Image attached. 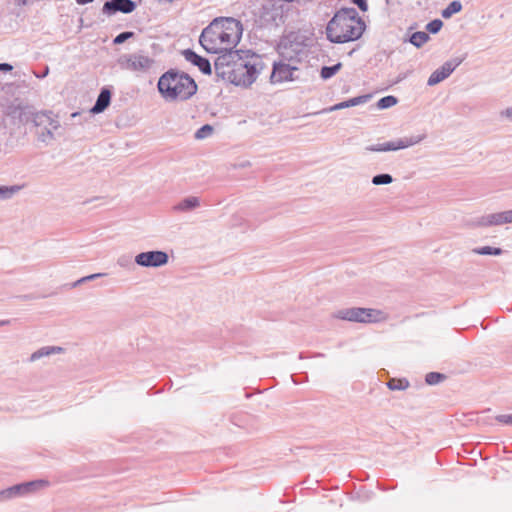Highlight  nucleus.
<instances>
[{"instance_id":"nucleus-1","label":"nucleus","mask_w":512,"mask_h":512,"mask_svg":"<svg viewBox=\"0 0 512 512\" xmlns=\"http://www.w3.org/2000/svg\"><path fill=\"white\" fill-rule=\"evenodd\" d=\"M218 77L236 86L248 87L264 68L262 58L251 50H236L219 55L214 61Z\"/></svg>"},{"instance_id":"nucleus-2","label":"nucleus","mask_w":512,"mask_h":512,"mask_svg":"<svg viewBox=\"0 0 512 512\" xmlns=\"http://www.w3.org/2000/svg\"><path fill=\"white\" fill-rule=\"evenodd\" d=\"M243 34L241 21L233 17H217L205 27L199 37V43L212 54L235 52Z\"/></svg>"},{"instance_id":"nucleus-3","label":"nucleus","mask_w":512,"mask_h":512,"mask_svg":"<svg viewBox=\"0 0 512 512\" xmlns=\"http://www.w3.org/2000/svg\"><path fill=\"white\" fill-rule=\"evenodd\" d=\"M365 30V23L355 8H341L326 26L327 39L332 43L358 40Z\"/></svg>"},{"instance_id":"nucleus-4","label":"nucleus","mask_w":512,"mask_h":512,"mask_svg":"<svg viewBox=\"0 0 512 512\" xmlns=\"http://www.w3.org/2000/svg\"><path fill=\"white\" fill-rule=\"evenodd\" d=\"M158 91L167 101H186L197 92L195 80L185 72L170 69L158 80Z\"/></svg>"},{"instance_id":"nucleus-5","label":"nucleus","mask_w":512,"mask_h":512,"mask_svg":"<svg viewBox=\"0 0 512 512\" xmlns=\"http://www.w3.org/2000/svg\"><path fill=\"white\" fill-rule=\"evenodd\" d=\"M313 39L300 30L284 34L277 45V51L282 60L300 62L307 56V50Z\"/></svg>"},{"instance_id":"nucleus-6","label":"nucleus","mask_w":512,"mask_h":512,"mask_svg":"<svg viewBox=\"0 0 512 512\" xmlns=\"http://www.w3.org/2000/svg\"><path fill=\"white\" fill-rule=\"evenodd\" d=\"M332 317L357 323H377L385 319L381 310L362 307L343 308L334 312Z\"/></svg>"},{"instance_id":"nucleus-7","label":"nucleus","mask_w":512,"mask_h":512,"mask_svg":"<svg viewBox=\"0 0 512 512\" xmlns=\"http://www.w3.org/2000/svg\"><path fill=\"white\" fill-rule=\"evenodd\" d=\"M34 126L37 128L38 141L50 144L55 139L54 132L60 128V122L53 117L51 111L37 112L33 117Z\"/></svg>"},{"instance_id":"nucleus-8","label":"nucleus","mask_w":512,"mask_h":512,"mask_svg":"<svg viewBox=\"0 0 512 512\" xmlns=\"http://www.w3.org/2000/svg\"><path fill=\"white\" fill-rule=\"evenodd\" d=\"M47 482L43 480H35L23 482L0 491V501L14 499L29 495L41 487L46 486Z\"/></svg>"},{"instance_id":"nucleus-9","label":"nucleus","mask_w":512,"mask_h":512,"mask_svg":"<svg viewBox=\"0 0 512 512\" xmlns=\"http://www.w3.org/2000/svg\"><path fill=\"white\" fill-rule=\"evenodd\" d=\"M423 136H412L409 138H401L395 141H389L385 143L374 144L368 146L366 149L372 152H387V151H397L400 149L408 148L413 146L423 140Z\"/></svg>"},{"instance_id":"nucleus-10","label":"nucleus","mask_w":512,"mask_h":512,"mask_svg":"<svg viewBox=\"0 0 512 512\" xmlns=\"http://www.w3.org/2000/svg\"><path fill=\"white\" fill-rule=\"evenodd\" d=\"M168 254L160 250L141 252L135 257V263L142 267H161L168 263Z\"/></svg>"},{"instance_id":"nucleus-11","label":"nucleus","mask_w":512,"mask_h":512,"mask_svg":"<svg viewBox=\"0 0 512 512\" xmlns=\"http://www.w3.org/2000/svg\"><path fill=\"white\" fill-rule=\"evenodd\" d=\"M152 60L144 55H123L119 58L118 63L123 69L131 71H145L150 68Z\"/></svg>"},{"instance_id":"nucleus-12","label":"nucleus","mask_w":512,"mask_h":512,"mask_svg":"<svg viewBox=\"0 0 512 512\" xmlns=\"http://www.w3.org/2000/svg\"><path fill=\"white\" fill-rule=\"evenodd\" d=\"M461 62L462 59L458 58L446 61L441 67L432 72L428 78L427 85L434 86L448 78Z\"/></svg>"},{"instance_id":"nucleus-13","label":"nucleus","mask_w":512,"mask_h":512,"mask_svg":"<svg viewBox=\"0 0 512 512\" xmlns=\"http://www.w3.org/2000/svg\"><path fill=\"white\" fill-rule=\"evenodd\" d=\"M6 113L12 119L17 120L18 123L26 124L30 121L33 122V117L37 112H34L33 108L29 105L12 103L7 107Z\"/></svg>"},{"instance_id":"nucleus-14","label":"nucleus","mask_w":512,"mask_h":512,"mask_svg":"<svg viewBox=\"0 0 512 512\" xmlns=\"http://www.w3.org/2000/svg\"><path fill=\"white\" fill-rule=\"evenodd\" d=\"M260 21L263 26H279L283 23V11L281 7H275L268 3L263 5L260 13Z\"/></svg>"},{"instance_id":"nucleus-15","label":"nucleus","mask_w":512,"mask_h":512,"mask_svg":"<svg viewBox=\"0 0 512 512\" xmlns=\"http://www.w3.org/2000/svg\"><path fill=\"white\" fill-rule=\"evenodd\" d=\"M136 9V3L132 0H108L104 3L102 12L111 16L117 12L124 14L132 13Z\"/></svg>"},{"instance_id":"nucleus-16","label":"nucleus","mask_w":512,"mask_h":512,"mask_svg":"<svg viewBox=\"0 0 512 512\" xmlns=\"http://www.w3.org/2000/svg\"><path fill=\"white\" fill-rule=\"evenodd\" d=\"M297 70L298 68L296 66L286 64L283 61L274 62L270 76L271 82L281 83L283 81H292L294 80L293 73Z\"/></svg>"},{"instance_id":"nucleus-17","label":"nucleus","mask_w":512,"mask_h":512,"mask_svg":"<svg viewBox=\"0 0 512 512\" xmlns=\"http://www.w3.org/2000/svg\"><path fill=\"white\" fill-rule=\"evenodd\" d=\"M512 223V210L492 213L482 216L478 222L480 226H498Z\"/></svg>"},{"instance_id":"nucleus-18","label":"nucleus","mask_w":512,"mask_h":512,"mask_svg":"<svg viewBox=\"0 0 512 512\" xmlns=\"http://www.w3.org/2000/svg\"><path fill=\"white\" fill-rule=\"evenodd\" d=\"M185 60L190 62L191 64L197 66L199 70L206 75H210L212 72L210 61L207 58H204L198 55L192 49H185L182 52Z\"/></svg>"},{"instance_id":"nucleus-19","label":"nucleus","mask_w":512,"mask_h":512,"mask_svg":"<svg viewBox=\"0 0 512 512\" xmlns=\"http://www.w3.org/2000/svg\"><path fill=\"white\" fill-rule=\"evenodd\" d=\"M111 95V90L108 87H103L100 90V93L96 99L95 104L91 108V112L93 114L102 113L110 105Z\"/></svg>"},{"instance_id":"nucleus-20","label":"nucleus","mask_w":512,"mask_h":512,"mask_svg":"<svg viewBox=\"0 0 512 512\" xmlns=\"http://www.w3.org/2000/svg\"><path fill=\"white\" fill-rule=\"evenodd\" d=\"M199 206L200 199L196 196H189L173 206V210L176 212H189L198 208Z\"/></svg>"},{"instance_id":"nucleus-21","label":"nucleus","mask_w":512,"mask_h":512,"mask_svg":"<svg viewBox=\"0 0 512 512\" xmlns=\"http://www.w3.org/2000/svg\"><path fill=\"white\" fill-rule=\"evenodd\" d=\"M63 351V348L62 347H58V346H44V347H41L40 349L36 350L35 352H33L30 356V361L31 362H35L43 357H47V356H50L52 354H55V353H60Z\"/></svg>"},{"instance_id":"nucleus-22","label":"nucleus","mask_w":512,"mask_h":512,"mask_svg":"<svg viewBox=\"0 0 512 512\" xmlns=\"http://www.w3.org/2000/svg\"><path fill=\"white\" fill-rule=\"evenodd\" d=\"M430 40L428 33L424 31H417L411 34L409 42L416 48H421L426 42Z\"/></svg>"},{"instance_id":"nucleus-23","label":"nucleus","mask_w":512,"mask_h":512,"mask_svg":"<svg viewBox=\"0 0 512 512\" xmlns=\"http://www.w3.org/2000/svg\"><path fill=\"white\" fill-rule=\"evenodd\" d=\"M462 10V4L458 0H454L448 4V6L442 10V17L447 19L450 18L452 15L460 12Z\"/></svg>"},{"instance_id":"nucleus-24","label":"nucleus","mask_w":512,"mask_h":512,"mask_svg":"<svg viewBox=\"0 0 512 512\" xmlns=\"http://www.w3.org/2000/svg\"><path fill=\"white\" fill-rule=\"evenodd\" d=\"M23 186L12 185V186H0V199H10L13 195L19 192Z\"/></svg>"},{"instance_id":"nucleus-25","label":"nucleus","mask_w":512,"mask_h":512,"mask_svg":"<svg viewBox=\"0 0 512 512\" xmlns=\"http://www.w3.org/2000/svg\"><path fill=\"white\" fill-rule=\"evenodd\" d=\"M342 67V64L336 63L332 66H323L320 71V76L322 79L327 80L333 77Z\"/></svg>"},{"instance_id":"nucleus-26","label":"nucleus","mask_w":512,"mask_h":512,"mask_svg":"<svg viewBox=\"0 0 512 512\" xmlns=\"http://www.w3.org/2000/svg\"><path fill=\"white\" fill-rule=\"evenodd\" d=\"M387 387L393 391L405 390L409 387V382L406 379L392 378L387 382Z\"/></svg>"},{"instance_id":"nucleus-27","label":"nucleus","mask_w":512,"mask_h":512,"mask_svg":"<svg viewBox=\"0 0 512 512\" xmlns=\"http://www.w3.org/2000/svg\"><path fill=\"white\" fill-rule=\"evenodd\" d=\"M502 249L498 247H490V246H483L479 248H474L473 253L478 255H494L498 256L502 254Z\"/></svg>"},{"instance_id":"nucleus-28","label":"nucleus","mask_w":512,"mask_h":512,"mask_svg":"<svg viewBox=\"0 0 512 512\" xmlns=\"http://www.w3.org/2000/svg\"><path fill=\"white\" fill-rule=\"evenodd\" d=\"M446 379V375L440 372H429L425 376V382L428 385H437Z\"/></svg>"},{"instance_id":"nucleus-29","label":"nucleus","mask_w":512,"mask_h":512,"mask_svg":"<svg viewBox=\"0 0 512 512\" xmlns=\"http://www.w3.org/2000/svg\"><path fill=\"white\" fill-rule=\"evenodd\" d=\"M371 182L373 185H376V186L388 185L393 182V177H392V175H390L388 173L377 174L372 177Z\"/></svg>"},{"instance_id":"nucleus-30","label":"nucleus","mask_w":512,"mask_h":512,"mask_svg":"<svg viewBox=\"0 0 512 512\" xmlns=\"http://www.w3.org/2000/svg\"><path fill=\"white\" fill-rule=\"evenodd\" d=\"M398 102V99L393 95L384 96L377 102V107L379 109H387L394 105H396Z\"/></svg>"},{"instance_id":"nucleus-31","label":"nucleus","mask_w":512,"mask_h":512,"mask_svg":"<svg viewBox=\"0 0 512 512\" xmlns=\"http://www.w3.org/2000/svg\"><path fill=\"white\" fill-rule=\"evenodd\" d=\"M214 128L210 124L201 126L195 133V138L198 140L205 139L212 135Z\"/></svg>"},{"instance_id":"nucleus-32","label":"nucleus","mask_w":512,"mask_h":512,"mask_svg":"<svg viewBox=\"0 0 512 512\" xmlns=\"http://www.w3.org/2000/svg\"><path fill=\"white\" fill-rule=\"evenodd\" d=\"M369 98H370V95L357 96V97L346 100L345 105L347 108L354 107V106L366 103L369 100Z\"/></svg>"},{"instance_id":"nucleus-33","label":"nucleus","mask_w":512,"mask_h":512,"mask_svg":"<svg viewBox=\"0 0 512 512\" xmlns=\"http://www.w3.org/2000/svg\"><path fill=\"white\" fill-rule=\"evenodd\" d=\"M443 26V22L442 20L440 19H434L432 21H430L427 25H426V30L429 32V33H432V34H436L438 33L441 28Z\"/></svg>"},{"instance_id":"nucleus-34","label":"nucleus","mask_w":512,"mask_h":512,"mask_svg":"<svg viewBox=\"0 0 512 512\" xmlns=\"http://www.w3.org/2000/svg\"><path fill=\"white\" fill-rule=\"evenodd\" d=\"M135 35L134 32L132 31H124V32H121L120 34H118L114 39H113V43L115 45H119V44H122L124 43L125 41H127L128 39L130 38H133Z\"/></svg>"},{"instance_id":"nucleus-35","label":"nucleus","mask_w":512,"mask_h":512,"mask_svg":"<svg viewBox=\"0 0 512 512\" xmlns=\"http://www.w3.org/2000/svg\"><path fill=\"white\" fill-rule=\"evenodd\" d=\"M495 419L500 423L512 425V414L497 415Z\"/></svg>"},{"instance_id":"nucleus-36","label":"nucleus","mask_w":512,"mask_h":512,"mask_svg":"<svg viewBox=\"0 0 512 512\" xmlns=\"http://www.w3.org/2000/svg\"><path fill=\"white\" fill-rule=\"evenodd\" d=\"M352 2L363 12L368 10V4L366 0H352Z\"/></svg>"},{"instance_id":"nucleus-37","label":"nucleus","mask_w":512,"mask_h":512,"mask_svg":"<svg viewBox=\"0 0 512 512\" xmlns=\"http://www.w3.org/2000/svg\"><path fill=\"white\" fill-rule=\"evenodd\" d=\"M344 108H347L346 105H345V101H342L340 103H337L333 106H331L330 108L328 109H324L322 112H330V111H336V110H341V109H344Z\"/></svg>"},{"instance_id":"nucleus-38","label":"nucleus","mask_w":512,"mask_h":512,"mask_svg":"<svg viewBox=\"0 0 512 512\" xmlns=\"http://www.w3.org/2000/svg\"><path fill=\"white\" fill-rule=\"evenodd\" d=\"M105 275H106L105 273H95V274H91V275L85 276V280L88 282V281H92V280H95L97 278L103 277Z\"/></svg>"},{"instance_id":"nucleus-39","label":"nucleus","mask_w":512,"mask_h":512,"mask_svg":"<svg viewBox=\"0 0 512 512\" xmlns=\"http://www.w3.org/2000/svg\"><path fill=\"white\" fill-rule=\"evenodd\" d=\"M13 69V66L9 63H0V71L9 72Z\"/></svg>"},{"instance_id":"nucleus-40","label":"nucleus","mask_w":512,"mask_h":512,"mask_svg":"<svg viewBox=\"0 0 512 512\" xmlns=\"http://www.w3.org/2000/svg\"><path fill=\"white\" fill-rule=\"evenodd\" d=\"M501 115L512 120V108H507L501 112Z\"/></svg>"},{"instance_id":"nucleus-41","label":"nucleus","mask_w":512,"mask_h":512,"mask_svg":"<svg viewBox=\"0 0 512 512\" xmlns=\"http://www.w3.org/2000/svg\"><path fill=\"white\" fill-rule=\"evenodd\" d=\"M85 282H87V281L85 280V277H82V278L78 279L77 281H75V282L73 283V285H72V286H73V287H77V286H79V285H81V284H83V283H85Z\"/></svg>"},{"instance_id":"nucleus-42","label":"nucleus","mask_w":512,"mask_h":512,"mask_svg":"<svg viewBox=\"0 0 512 512\" xmlns=\"http://www.w3.org/2000/svg\"><path fill=\"white\" fill-rule=\"evenodd\" d=\"M94 0H76L77 4L79 5H86L89 3H92Z\"/></svg>"},{"instance_id":"nucleus-43","label":"nucleus","mask_w":512,"mask_h":512,"mask_svg":"<svg viewBox=\"0 0 512 512\" xmlns=\"http://www.w3.org/2000/svg\"><path fill=\"white\" fill-rule=\"evenodd\" d=\"M10 323V320H0V327L8 325Z\"/></svg>"},{"instance_id":"nucleus-44","label":"nucleus","mask_w":512,"mask_h":512,"mask_svg":"<svg viewBox=\"0 0 512 512\" xmlns=\"http://www.w3.org/2000/svg\"><path fill=\"white\" fill-rule=\"evenodd\" d=\"M49 72V69L46 68V70L44 72H42V75H40L39 77H45Z\"/></svg>"},{"instance_id":"nucleus-45","label":"nucleus","mask_w":512,"mask_h":512,"mask_svg":"<svg viewBox=\"0 0 512 512\" xmlns=\"http://www.w3.org/2000/svg\"><path fill=\"white\" fill-rule=\"evenodd\" d=\"M124 263H125V260H123L122 258H120V259L118 260V264H119L120 266H124V265H125Z\"/></svg>"},{"instance_id":"nucleus-46","label":"nucleus","mask_w":512,"mask_h":512,"mask_svg":"<svg viewBox=\"0 0 512 512\" xmlns=\"http://www.w3.org/2000/svg\"><path fill=\"white\" fill-rule=\"evenodd\" d=\"M124 263H125V260H123L122 258H120V259L118 260V264H119L120 266H124V265H125Z\"/></svg>"},{"instance_id":"nucleus-47","label":"nucleus","mask_w":512,"mask_h":512,"mask_svg":"<svg viewBox=\"0 0 512 512\" xmlns=\"http://www.w3.org/2000/svg\"><path fill=\"white\" fill-rule=\"evenodd\" d=\"M317 356H318V357H323V356H324V354H322V353H318V354H317Z\"/></svg>"},{"instance_id":"nucleus-48","label":"nucleus","mask_w":512,"mask_h":512,"mask_svg":"<svg viewBox=\"0 0 512 512\" xmlns=\"http://www.w3.org/2000/svg\"><path fill=\"white\" fill-rule=\"evenodd\" d=\"M21 3H22V4H26V0H22V1H21Z\"/></svg>"}]
</instances>
